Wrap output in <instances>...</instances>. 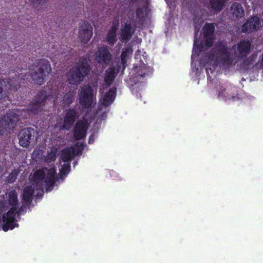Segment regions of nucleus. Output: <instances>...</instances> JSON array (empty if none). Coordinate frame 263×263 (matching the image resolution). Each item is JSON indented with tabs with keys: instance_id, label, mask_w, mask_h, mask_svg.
Segmentation results:
<instances>
[{
	"instance_id": "1",
	"label": "nucleus",
	"mask_w": 263,
	"mask_h": 263,
	"mask_svg": "<svg viewBox=\"0 0 263 263\" xmlns=\"http://www.w3.org/2000/svg\"><path fill=\"white\" fill-rule=\"evenodd\" d=\"M91 70L90 61L87 58H82L76 65L70 69L67 74L69 84L79 85L87 77Z\"/></svg>"
},
{
	"instance_id": "2",
	"label": "nucleus",
	"mask_w": 263,
	"mask_h": 263,
	"mask_svg": "<svg viewBox=\"0 0 263 263\" xmlns=\"http://www.w3.org/2000/svg\"><path fill=\"white\" fill-rule=\"evenodd\" d=\"M203 33L204 41L199 42L197 39V32L195 33L194 45L192 52L195 53L204 51L206 49L212 47L214 40V32L215 26L213 23H206L203 27ZM193 54H192L193 55Z\"/></svg>"
},
{
	"instance_id": "3",
	"label": "nucleus",
	"mask_w": 263,
	"mask_h": 263,
	"mask_svg": "<svg viewBox=\"0 0 263 263\" xmlns=\"http://www.w3.org/2000/svg\"><path fill=\"white\" fill-rule=\"evenodd\" d=\"M210 58L215 60L217 64L230 67L234 64L235 58L231 54L228 46L224 44L216 45L212 49Z\"/></svg>"
},
{
	"instance_id": "4",
	"label": "nucleus",
	"mask_w": 263,
	"mask_h": 263,
	"mask_svg": "<svg viewBox=\"0 0 263 263\" xmlns=\"http://www.w3.org/2000/svg\"><path fill=\"white\" fill-rule=\"evenodd\" d=\"M33 64L35 68L30 70V76L34 83L42 85L46 74L51 72L50 64L47 59H40L35 60Z\"/></svg>"
},
{
	"instance_id": "5",
	"label": "nucleus",
	"mask_w": 263,
	"mask_h": 263,
	"mask_svg": "<svg viewBox=\"0 0 263 263\" xmlns=\"http://www.w3.org/2000/svg\"><path fill=\"white\" fill-rule=\"evenodd\" d=\"M20 111L12 110L0 118V135L10 134L20 120Z\"/></svg>"
},
{
	"instance_id": "6",
	"label": "nucleus",
	"mask_w": 263,
	"mask_h": 263,
	"mask_svg": "<svg viewBox=\"0 0 263 263\" xmlns=\"http://www.w3.org/2000/svg\"><path fill=\"white\" fill-rule=\"evenodd\" d=\"M20 80H24V79L20 78V76L16 78L9 79L6 82L3 79H0V102L10 101L9 90L16 92L21 87Z\"/></svg>"
},
{
	"instance_id": "7",
	"label": "nucleus",
	"mask_w": 263,
	"mask_h": 263,
	"mask_svg": "<svg viewBox=\"0 0 263 263\" xmlns=\"http://www.w3.org/2000/svg\"><path fill=\"white\" fill-rule=\"evenodd\" d=\"M252 44L249 40H241L237 44L235 50V56L237 60L235 61V64L238 61L245 59L243 63L247 65L250 64V58H246L251 52Z\"/></svg>"
},
{
	"instance_id": "8",
	"label": "nucleus",
	"mask_w": 263,
	"mask_h": 263,
	"mask_svg": "<svg viewBox=\"0 0 263 263\" xmlns=\"http://www.w3.org/2000/svg\"><path fill=\"white\" fill-rule=\"evenodd\" d=\"M93 90L89 84L84 85L81 89L79 93V101L82 107L84 109H91L94 106Z\"/></svg>"
},
{
	"instance_id": "9",
	"label": "nucleus",
	"mask_w": 263,
	"mask_h": 263,
	"mask_svg": "<svg viewBox=\"0 0 263 263\" xmlns=\"http://www.w3.org/2000/svg\"><path fill=\"white\" fill-rule=\"evenodd\" d=\"M112 55L107 46H102L98 48L96 53V61L102 65H108L112 61Z\"/></svg>"
},
{
	"instance_id": "10",
	"label": "nucleus",
	"mask_w": 263,
	"mask_h": 263,
	"mask_svg": "<svg viewBox=\"0 0 263 263\" xmlns=\"http://www.w3.org/2000/svg\"><path fill=\"white\" fill-rule=\"evenodd\" d=\"M16 209L17 207H12L7 213L3 216V221L4 224L2 226V229L4 231L7 232L9 229L12 230L16 226H18V224L15 223V216L16 213Z\"/></svg>"
},
{
	"instance_id": "11",
	"label": "nucleus",
	"mask_w": 263,
	"mask_h": 263,
	"mask_svg": "<svg viewBox=\"0 0 263 263\" xmlns=\"http://www.w3.org/2000/svg\"><path fill=\"white\" fill-rule=\"evenodd\" d=\"M261 27V19L257 15L252 16L241 27L243 33H251L258 30Z\"/></svg>"
},
{
	"instance_id": "12",
	"label": "nucleus",
	"mask_w": 263,
	"mask_h": 263,
	"mask_svg": "<svg viewBox=\"0 0 263 263\" xmlns=\"http://www.w3.org/2000/svg\"><path fill=\"white\" fill-rule=\"evenodd\" d=\"M74 108H69L66 111L63 124L59 127L60 130H69L73 125L78 117Z\"/></svg>"
},
{
	"instance_id": "13",
	"label": "nucleus",
	"mask_w": 263,
	"mask_h": 263,
	"mask_svg": "<svg viewBox=\"0 0 263 263\" xmlns=\"http://www.w3.org/2000/svg\"><path fill=\"white\" fill-rule=\"evenodd\" d=\"M34 129L31 127H27L21 130L18 135L20 145L24 147H28L31 140L34 137Z\"/></svg>"
},
{
	"instance_id": "14",
	"label": "nucleus",
	"mask_w": 263,
	"mask_h": 263,
	"mask_svg": "<svg viewBox=\"0 0 263 263\" xmlns=\"http://www.w3.org/2000/svg\"><path fill=\"white\" fill-rule=\"evenodd\" d=\"M92 35V27L91 24L87 21H84L80 26L79 31V38L81 41L84 43H87Z\"/></svg>"
},
{
	"instance_id": "15",
	"label": "nucleus",
	"mask_w": 263,
	"mask_h": 263,
	"mask_svg": "<svg viewBox=\"0 0 263 263\" xmlns=\"http://www.w3.org/2000/svg\"><path fill=\"white\" fill-rule=\"evenodd\" d=\"M88 127L86 121H78L73 128V137L76 140H81L85 137Z\"/></svg>"
},
{
	"instance_id": "16",
	"label": "nucleus",
	"mask_w": 263,
	"mask_h": 263,
	"mask_svg": "<svg viewBox=\"0 0 263 263\" xmlns=\"http://www.w3.org/2000/svg\"><path fill=\"white\" fill-rule=\"evenodd\" d=\"M121 71V67L118 66L117 68L114 65H111L105 71L104 82L107 85H111L115 80L117 74Z\"/></svg>"
},
{
	"instance_id": "17",
	"label": "nucleus",
	"mask_w": 263,
	"mask_h": 263,
	"mask_svg": "<svg viewBox=\"0 0 263 263\" xmlns=\"http://www.w3.org/2000/svg\"><path fill=\"white\" fill-rule=\"evenodd\" d=\"M57 173L55 168L51 167L48 170L47 176L45 178V183L47 191H51L58 180L56 176Z\"/></svg>"
},
{
	"instance_id": "18",
	"label": "nucleus",
	"mask_w": 263,
	"mask_h": 263,
	"mask_svg": "<svg viewBox=\"0 0 263 263\" xmlns=\"http://www.w3.org/2000/svg\"><path fill=\"white\" fill-rule=\"evenodd\" d=\"M135 32L130 23H126L120 30V37L122 41L126 42L129 41L132 37Z\"/></svg>"
},
{
	"instance_id": "19",
	"label": "nucleus",
	"mask_w": 263,
	"mask_h": 263,
	"mask_svg": "<svg viewBox=\"0 0 263 263\" xmlns=\"http://www.w3.org/2000/svg\"><path fill=\"white\" fill-rule=\"evenodd\" d=\"M47 98L48 96L45 95L44 96L43 99L32 102L28 106L27 109L33 114H37L43 109L45 104V100L47 99Z\"/></svg>"
},
{
	"instance_id": "20",
	"label": "nucleus",
	"mask_w": 263,
	"mask_h": 263,
	"mask_svg": "<svg viewBox=\"0 0 263 263\" xmlns=\"http://www.w3.org/2000/svg\"><path fill=\"white\" fill-rule=\"evenodd\" d=\"M117 89L111 88L106 92L102 99V105L104 107H108L114 101L116 96Z\"/></svg>"
},
{
	"instance_id": "21",
	"label": "nucleus",
	"mask_w": 263,
	"mask_h": 263,
	"mask_svg": "<svg viewBox=\"0 0 263 263\" xmlns=\"http://www.w3.org/2000/svg\"><path fill=\"white\" fill-rule=\"evenodd\" d=\"M34 193V190L32 186L28 185L25 187L22 195L23 201L25 204L30 205L32 201Z\"/></svg>"
},
{
	"instance_id": "22",
	"label": "nucleus",
	"mask_w": 263,
	"mask_h": 263,
	"mask_svg": "<svg viewBox=\"0 0 263 263\" xmlns=\"http://www.w3.org/2000/svg\"><path fill=\"white\" fill-rule=\"evenodd\" d=\"M75 155L74 148L72 146H70L66 147L62 150L61 157L63 162H68Z\"/></svg>"
},
{
	"instance_id": "23",
	"label": "nucleus",
	"mask_w": 263,
	"mask_h": 263,
	"mask_svg": "<svg viewBox=\"0 0 263 263\" xmlns=\"http://www.w3.org/2000/svg\"><path fill=\"white\" fill-rule=\"evenodd\" d=\"M233 15L236 18H242L245 15V12L241 5L238 3H233L231 7Z\"/></svg>"
},
{
	"instance_id": "24",
	"label": "nucleus",
	"mask_w": 263,
	"mask_h": 263,
	"mask_svg": "<svg viewBox=\"0 0 263 263\" xmlns=\"http://www.w3.org/2000/svg\"><path fill=\"white\" fill-rule=\"evenodd\" d=\"M134 71L136 72V77L143 78L149 71V67L143 62H142L140 63L139 66L134 68Z\"/></svg>"
},
{
	"instance_id": "25",
	"label": "nucleus",
	"mask_w": 263,
	"mask_h": 263,
	"mask_svg": "<svg viewBox=\"0 0 263 263\" xmlns=\"http://www.w3.org/2000/svg\"><path fill=\"white\" fill-rule=\"evenodd\" d=\"M76 92L75 90H69L66 93L62 100V104L64 107H68L74 101Z\"/></svg>"
},
{
	"instance_id": "26",
	"label": "nucleus",
	"mask_w": 263,
	"mask_h": 263,
	"mask_svg": "<svg viewBox=\"0 0 263 263\" xmlns=\"http://www.w3.org/2000/svg\"><path fill=\"white\" fill-rule=\"evenodd\" d=\"M129 54V50L128 49L126 48L124 50H123L121 55V62H118L115 65L117 68H118V66L120 65L121 67V70L122 72L124 71L125 68L127 66V59H128Z\"/></svg>"
},
{
	"instance_id": "27",
	"label": "nucleus",
	"mask_w": 263,
	"mask_h": 263,
	"mask_svg": "<svg viewBox=\"0 0 263 263\" xmlns=\"http://www.w3.org/2000/svg\"><path fill=\"white\" fill-rule=\"evenodd\" d=\"M45 177V172L41 169L37 170L34 173L31 181L34 184H38L42 182Z\"/></svg>"
},
{
	"instance_id": "28",
	"label": "nucleus",
	"mask_w": 263,
	"mask_h": 263,
	"mask_svg": "<svg viewBox=\"0 0 263 263\" xmlns=\"http://www.w3.org/2000/svg\"><path fill=\"white\" fill-rule=\"evenodd\" d=\"M226 2L227 0H210L211 8L219 12L223 9Z\"/></svg>"
},
{
	"instance_id": "29",
	"label": "nucleus",
	"mask_w": 263,
	"mask_h": 263,
	"mask_svg": "<svg viewBox=\"0 0 263 263\" xmlns=\"http://www.w3.org/2000/svg\"><path fill=\"white\" fill-rule=\"evenodd\" d=\"M105 40L110 46H114L117 41V33L108 30L106 35Z\"/></svg>"
},
{
	"instance_id": "30",
	"label": "nucleus",
	"mask_w": 263,
	"mask_h": 263,
	"mask_svg": "<svg viewBox=\"0 0 263 263\" xmlns=\"http://www.w3.org/2000/svg\"><path fill=\"white\" fill-rule=\"evenodd\" d=\"M226 90V89L224 87L220 86L219 88V89L218 90V97L224 98L226 100H232L234 101L239 99V97L237 95V96H233L231 97H229L228 96H226V93H225Z\"/></svg>"
},
{
	"instance_id": "31",
	"label": "nucleus",
	"mask_w": 263,
	"mask_h": 263,
	"mask_svg": "<svg viewBox=\"0 0 263 263\" xmlns=\"http://www.w3.org/2000/svg\"><path fill=\"white\" fill-rule=\"evenodd\" d=\"M8 202L12 207H17L18 204L17 195L15 191L11 192L9 193Z\"/></svg>"
},
{
	"instance_id": "32",
	"label": "nucleus",
	"mask_w": 263,
	"mask_h": 263,
	"mask_svg": "<svg viewBox=\"0 0 263 263\" xmlns=\"http://www.w3.org/2000/svg\"><path fill=\"white\" fill-rule=\"evenodd\" d=\"M17 175H18V173L16 170L13 171L8 175V182H10V183H13L15 180Z\"/></svg>"
},
{
	"instance_id": "33",
	"label": "nucleus",
	"mask_w": 263,
	"mask_h": 263,
	"mask_svg": "<svg viewBox=\"0 0 263 263\" xmlns=\"http://www.w3.org/2000/svg\"><path fill=\"white\" fill-rule=\"evenodd\" d=\"M70 168L69 164H64L62 167L61 172L64 175H67L70 171Z\"/></svg>"
},
{
	"instance_id": "34",
	"label": "nucleus",
	"mask_w": 263,
	"mask_h": 263,
	"mask_svg": "<svg viewBox=\"0 0 263 263\" xmlns=\"http://www.w3.org/2000/svg\"><path fill=\"white\" fill-rule=\"evenodd\" d=\"M33 7L37 8L39 5H43L46 3V0H30Z\"/></svg>"
},
{
	"instance_id": "35",
	"label": "nucleus",
	"mask_w": 263,
	"mask_h": 263,
	"mask_svg": "<svg viewBox=\"0 0 263 263\" xmlns=\"http://www.w3.org/2000/svg\"><path fill=\"white\" fill-rule=\"evenodd\" d=\"M119 22H118V21H114L112 22V25H111L110 29H109V30L117 33V30L118 29V28H119Z\"/></svg>"
},
{
	"instance_id": "36",
	"label": "nucleus",
	"mask_w": 263,
	"mask_h": 263,
	"mask_svg": "<svg viewBox=\"0 0 263 263\" xmlns=\"http://www.w3.org/2000/svg\"><path fill=\"white\" fill-rule=\"evenodd\" d=\"M27 204H25L24 202H23L22 205L18 209H16V213L18 214H21L23 212H24L27 206H29Z\"/></svg>"
},
{
	"instance_id": "37",
	"label": "nucleus",
	"mask_w": 263,
	"mask_h": 263,
	"mask_svg": "<svg viewBox=\"0 0 263 263\" xmlns=\"http://www.w3.org/2000/svg\"><path fill=\"white\" fill-rule=\"evenodd\" d=\"M136 14L137 17H140L143 14V9L140 7L137 8L136 10Z\"/></svg>"
},
{
	"instance_id": "38",
	"label": "nucleus",
	"mask_w": 263,
	"mask_h": 263,
	"mask_svg": "<svg viewBox=\"0 0 263 263\" xmlns=\"http://www.w3.org/2000/svg\"><path fill=\"white\" fill-rule=\"evenodd\" d=\"M7 34L3 31H0V44L6 39Z\"/></svg>"
},
{
	"instance_id": "39",
	"label": "nucleus",
	"mask_w": 263,
	"mask_h": 263,
	"mask_svg": "<svg viewBox=\"0 0 263 263\" xmlns=\"http://www.w3.org/2000/svg\"><path fill=\"white\" fill-rule=\"evenodd\" d=\"M77 154H81L82 153V151L83 150V146L81 144L79 146H77Z\"/></svg>"
},
{
	"instance_id": "40",
	"label": "nucleus",
	"mask_w": 263,
	"mask_h": 263,
	"mask_svg": "<svg viewBox=\"0 0 263 263\" xmlns=\"http://www.w3.org/2000/svg\"><path fill=\"white\" fill-rule=\"evenodd\" d=\"M59 95L58 90H54V91H52L51 94V97L52 98L55 99H57V98L58 97V96Z\"/></svg>"
},
{
	"instance_id": "41",
	"label": "nucleus",
	"mask_w": 263,
	"mask_h": 263,
	"mask_svg": "<svg viewBox=\"0 0 263 263\" xmlns=\"http://www.w3.org/2000/svg\"><path fill=\"white\" fill-rule=\"evenodd\" d=\"M49 156L50 158V160L54 161L55 159V153H51L49 154Z\"/></svg>"
},
{
	"instance_id": "42",
	"label": "nucleus",
	"mask_w": 263,
	"mask_h": 263,
	"mask_svg": "<svg viewBox=\"0 0 263 263\" xmlns=\"http://www.w3.org/2000/svg\"><path fill=\"white\" fill-rule=\"evenodd\" d=\"M262 62H263V53H262Z\"/></svg>"
}]
</instances>
